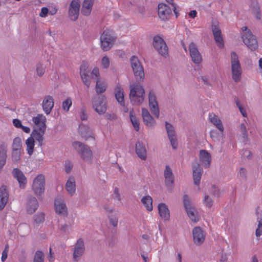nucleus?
Instances as JSON below:
<instances>
[{"label":"nucleus","instance_id":"obj_1","mask_svg":"<svg viewBox=\"0 0 262 262\" xmlns=\"http://www.w3.org/2000/svg\"><path fill=\"white\" fill-rule=\"evenodd\" d=\"M129 100L133 105H140L144 100L145 91L138 83H134L129 86Z\"/></svg>","mask_w":262,"mask_h":262},{"label":"nucleus","instance_id":"obj_2","mask_svg":"<svg viewBox=\"0 0 262 262\" xmlns=\"http://www.w3.org/2000/svg\"><path fill=\"white\" fill-rule=\"evenodd\" d=\"M117 39L115 32L110 29L103 31L100 37L101 48L103 51L110 50L114 45Z\"/></svg>","mask_w":262,"mask_h":262},{"label":"nucleus","instance_id":"obj_3","mask_svg":"<svg viewBox=\"0 0 262 262\" xmlns=\"http://www.w3.org/2000/svg\"><path fill=\"white\" fill-rule=\"evenodd\" d=\"M130 65L137 83L140 84L145 78L144 68L138 58L132 56L130 58Z\"/></svg>","mask_w":262,"mask_h":262},{"label":"nucleus","instance_id":"obj_4","mask_svg":"<svg viewBox=\"0 0 262 262\" xmlns=\"http://www.w3.org/2000/svg\"><path fill=\"white\" fill-rule=\"evenodd\" d=\"M231 65L232 77L235 82H238L241 79L242 69L238 56L234 52H232L231 53Z\"/></svg>","mask_w":262,"mask_h":262},{"label":"nucleus","instance_id":"obj_5","mask_svg":"<svg viewBox=\"0 0 262 262\" xmlns=\"http://www.w3.org/2000/svg\"><path fill=\"white\" fill-rule=\"evenodd\" d=\"M73 146L84 161L89 163L92 162V152L87 145L78 141H75L73 143Z\"/></svg>","mask_w":262,"mask_h":262},{"label":"nucleus","instance_id":"obj_6","mask_svg":"<svg viewBox=\"0 0 262 262\" xmlns=\"http://www.w3.org/2000/svg\"><path fill=\"white\" fill-rule=\"evenodd\" d=\"M93 108L99 115L105 113L107 110V100L105 95H96L92 97Z\"/></svg>","mask_w":262,"mask_h":262},{"label":"nucleus","instance_id":"obj_7","mask_svg":"<svg viewBox=\"0 0 262 262\" xmlns=\"http://www.w3.org/2000/svg\"><path fill=\"white\" fill-rule=\"evenodd\" d=\"M244 33L242 35V38L244 43L251 50H254L258 47L257 41L251 32L246 27L242 28Z\"/></svg>","mask_w":262,"mask_h":262},{"label":"nucleus","instance_id":"obj_8","mask_svg":"<svg viewBox=\"0 0 262 262\" xmlns=\"http://www.w3.org/2000/svg\"><path fill=\"white\" fill-rule=\"evenodd\" d=\"M183 204L190 219L192 222H198L199 219L198 216L197 212L195 209L191 206L189 198L187 194H185L183 196Z\"/></svg>","mask_w":262,"mask_h":262},{"label":"nucleus","instance_id":"obj_9","mask_svg":"<svg viewBox=\"0 0 262 262\" xmlns=\"http://www.w3.org/2000/svg\"><path fill=\"white\" fill-rule=\"evenodd\" d=\"M153 46L160 54L164 57H166L168 54V47L160 36L157 35L154 37Z\"/></svg>","mask_w":262,"mask_h":262},{"label":"nucleus","instance_id":"obj_10","mask_svg":"<svg viewBox=\"0 0 262 262\" xmlns=\"http://www.w3.org/2000/svg\"><path fill=\"white\" fill-rule=\"evenodd\" d=\"M85 250V248L83 240L81 238H79L73 249V259L74 261L77 262L79 261L84 254Z\"/></svg>","mask_w":262,"mask_h":262},{"label":"nucleus","instance_id":"obj_11","mask_svg":"<svg viewBox=\"0 0 262 262\" xmlns=\"http://www.w3.org/2000/svg\"><path fill=\"white\" fill-rule=\"evenodd\" d=\"M45 184V176L42 174L38 175L34 180L32 184V189L37 195H41L44 192Z\"/></svg>","mask_w":262,"mask_h":262},{"label":"nucleus","instance_id":"obj_12","mask_svg":"<svg viewBox=\"0 0 262 262\" xmlns=\"http://www.w3.org/2000/svg\"><path fill=\"white\" fill-rule=\"evenodd\" d=\"M80 6V1L79 0H73L70 3L68 14L71 20L75 21L77 19Z\"/></svg>","mask_w":262,"mask_h":262},{"label":"nucleus","instance_id":"obj_13","mask_svg":"<svg viewBox=\"0 0 262 262\" xmlns=\"http://www.w3.org/2000/svg\"><path fill=\"white\" fill-rule=\"evenodd\" d=\"M80 75L81 78L84 83L89 88L91 84L89 74L91 72L90 69L89 68V65L87 63L83 62L80 68Z\"/></svg>","mask_w":262,"mask_h":262},{"label":"nucleus","instance_id":"obj_14","mask_svg":"<svg viewBox=\"0 0 262 262\" xmlns=\"http://www.w3.org/2000/svg\"><path fill=\"white\" fill-rule=\"evenodd\" d=\"M165 127L171 145L173 149H176L178 147V142L174 128L172 124L167 122H165Z\"/></svg>","mask_w":262,"mask_h":262},{"label":"nucleus","instance_id":"obj_15","mask_svg":"<svg viewBox=\"0 0 262 262\" xmlns=\"http://www.w3.org/2000/svg\"><path fill=\"white\" fill-rule=\"evenodd\" d=\"M193 241L196 245L202 244L205 239V232L200 227H195L192 231Z\"/></svg>","mask_w":262,"mask_h":262},{"label":"nucleus","instance_id":"obj_16","mask_svg":"<svg viewBox=\"0 0 262 262\" xmlns=\"http://www.w3.org/2000/svg\"><path fill=\"white\" fill-rule=\"evenodd\" d=\"M32 121L34 123V130H46V118L42 114H37L36 116L33 117Z\"/></svg>","mask_w":262,"mask_h":262},{"label":"nucleus","instance_id":"obj_17","mask_svg":"<svg viewBox=\"0 0 262 262\" xmlns=\"http://www.w3.org/2000/svg\"><path fill=\"white\" fill-rule=\"evenodd\" d=\"M189 50L192 61L195 64L201 63L202 61V56L194 42H192L189 44Z\"/></svg>","mask_w":262,"mask_h":262},{"label":"nucleus","instance_id":"obj_18","mask_svg":"<svg viewBox=\"0 0 262 262\" xmlns=\"http://www.w3.org/2000/svg\"><path fill=\"white\" fill-rule=\"evenodd\" d=\"M171 14V9L168 6L163 3L158 5V15L161 19L167 20Z\"/></svg>","mask_w":262,"mask_h":262},{"label":"nucleus","instance_id":"obj_19","mask_svg":"<svg viewBox=\"0 0 262 262\" xmlns=\"http://www.w3.org/2000/svg\"><path fill=\"white\" fill-rule=\"evenodd\" d=\"M212 31L217 46L220 48H223L224 46V41L222 36L221 30L219 25L212 24Z\"/></svg>","mask_w":262,"mask_h":262},{"label":"nucleus","instance_id":"obj_20","mask_svg":"<svg viewBox=\"0 0 262 262\" xmlns=\"http://www.w3.org/2000/svg\"><path fill=\"white\" fill-rule=\"evenodd\" d=\"M12 173L13 177L17 180L20 188L24 189L27 183V178L23 172L18 168H15L13 169Z\"/></svg>","mask_w":262,"mask_h":262},{"label":"nucleus","instance_id":"obj_21","mask_svg":"<svg viewBox=\"0 0 262 262\" xmlns=\"http://www.w3.org/2000/svg\"><path fill=\"white\" fill-rule=\"evenodd\" d=\"M192 167L194 184L195 185H199L200 183L201 179L203 172V169L198 163H193L192 165Z\"/></svg>","mask_w":262,"mask_h":262},{"label":"nucleus","instance_id":"obj_22","mask_svg":"<svg viewBox=\"0 0 262 262\" xmlns=\"http://www.w3.org/2000/svg\"><path fill=\"white\" fill-rule=\"evenodd\" d=\"M199 159L202 165L206 168L210 165L211 156L206 150H201L199 154Z\"/></svg>","mask_w":262,"mask_h":262},{"label":"nucleus","instance_id":"obj_23","mask_svg":"<svg viewBox=\"0 0 262 262\" xmlns=\"http://www.w3.org/2000/svg\"><path fill=\"white\" fill-rule=\"evenodd\" d=\"M42 105L45 113L47 115H49L54 106V99L53 97L49 95L45 96L43 100Z\"/></svg>","mask_w":262,"mask_h":262},{"label":"nucleus","instance_id":"obj_24","mask_svg":"<svg viewBox=\"0 0 262 262\" xmlns=\"http://www.w3.org/2000/svg\"><path fill=\"white\" fill-rule=\"evenodd\" d=\"M9 193L6 186L3 185L0 188V210H3L8 202Z\"/></svg>","mask_w":262,"mask_h":262},{"label":"nucleus","instance_id":"obj_25","mask_svg":"<svg viewBox=\"0 0 262 262\" xmlns=\"http://www.w3.org/2000/svg\"><path fill=\"white\" fill-rule=\"evenodd\" d=\"M142 116L143 122L146 126L153 127L155 125L156 121L147 109L144 108L142 109Z\"/></svg>","mask_w":262,"mask_h":262},{"label":"nucleus","instance_id":"obj_26","mask_svg":"<svg viewBox=\"0 0 262 262\" xmlns=\"http://www.w3.org/2000/svg\"><path fill=\"white\" fill-rule=\"evenodd\" d=\"M164 176L165 178V183L167 187H171L174 183V176L172 172L171 168L166 165L164 172Z\"/></svg>","mask_w":262,"mask_h":262},{"label":"nucleus","instance_id":"obj_27","mask_svg":"<svg viewBox=\"0 0 262 262\" xmlns=\"http://www.w3.org/2000/svg\"><path fill=\"white\" fill-rule=\"evenodd\" d=\"M78 132L81 137L85 140H88L90 138H93L92 131L89 126L84 124H80L79 126Z\"/></svg>","mask_w":262,"mask_h":262},{"label":"nucleus","instance_id":"obj_28","mask_svg":"<svg viewBox=\"0 0 262 262\" xmlns=\"http://www.w3.org/2000/svg\"><path fill=\"white\" fill-rule=\"evenodd\" d=\"M38 207V203L36 199L32 196L28 197V201L27 206V211L28 213L32 214L35 212Z\"/></svg>","mask_w":262,"mask_h":262},{"label":"nucleus","instance_id":"obj_29","mask_svg":"<svg viewBox=\"0 0 262 262\" xmlns=\"http://www.w3.org/2000/svg\"><path fill=\"white\" fill-rule=\"evenodd\" d=\"M158 211L160 216L165 221H168L170 217V212L167 206L164 203L158 205Z\"/></svg>","mask_w":262,"mask_h":262},{"label":"nucleus","instance_id":"obj_30","mask_svg":"<svg viewBox=\"0 0 262 262\" xmlns=\"http://www.w3.org/2000/svg\"><path fill=\"white\" fill-rule=\"evenodd\" d=\"M94 0H84L81 8V13L85 16H89L92 11Z\"/></svg>","mask_w":262,"mask_h":262},{"label":"nucleus","instance_id":"obj_31","mask_svg":"<svg viewBox=\"0 0 262 262\" xmlns=\"http://www.w3.org/2000/svg\"><path fill=\"white\" fill-rule=\"evenodd\" d=\"M136 152L142 160H145L147 157L146 150L143 143L138 141L136 144Z\"/></svg>","mask_w":262,"mask_h":262},{"label":"nucleus","instance_id":"obj_32","mask_svg":"<svg viewBox=\"0 0 262 262\" xmlns=\"http://www.w3.org/2000/svg\"><path fill=\"white\" fill-rule=\"evenodd\" d=\"M55 208L56 212L58 214L63 216L68 215L67 208L63 202L56 200L55 202Z\"/></svg>","mask_w":262,"mask_h":262},{"label":"nucleus","instance_id":"obj_33","mask_svg":"<svg viewBox=\"0 0 262 262\" xmlns=\"http://www.w3.org/2000/svg\"><path fill=\"white\" fill-rule=\"evenodd\" d=\"M209 119L210 121L215 126L221 133H222L224 131V128L222 121L217 116L214 114H210L209 115Z\"/></svg>","mask_w":262,"mask_h":262},{"label":"nucleus","instance_id":"obj_34","mask_svg":"<svg viewBox=\"0 0 262 262\" xmlns=\"http://www.w3.org/2000/svg\"><path fill=\"white\" fill-rule=\"evenodd\" d=\"M45 130H34L31 134V137L34 138L38 142V145L41 146L43 144V137Z\"/></svg>","mask_w":262,"mask_h":262},{"label":"nucleus","instance_id":"obj_35","mask_svg":"<svg viewBox=\"0 0 262 262\" xmlns=\"http://www.w3.org/2000/svg\"><path fill=\"white\" fill-rule=\"evenodd\" d=\"M66 189L67 191L72 195L75 192L76 185L75 181L73 177H70L66 184Z\"/></svg>","mask_w":262,"mask_h":262},{"label":"nucleus","instance_id":"obj_36","mask_svg":"<svg viewBox=\"0 0 262 262\" xmlns=\"http://www.w3.org/2000/svg\"><path fill=\"white\" fill-rule=\"evenodd\" d=\"M250 8L252 12L257 20H260L261 17V13L258 2L256 0H252L250 5Z\"/></svg>","mask_w":262,"mask_h":262},{"label":"nucleus","instance_id":"obj_37","mask_svg":"<svg viewBox=\"0 0 262 262\" xmlns=\"http://www.w3.org/2000/svg\"><path fill=\"white\" fill-rule=\"evenodd\" d=\"M259 207L257 206L256 210V214L257 215V221L258 222L257 228L255 231V235L259 237L262 234V212L259 213L258 210Z\"/></svg>","mask_w":262,"mask_h":262},{"label":"nucleus","instance_id":"obj_38","mask_svg":"<svg viewBox=\"0 0 262 262\" xmlns=\"http://www.w3.org/2000/svg\"><path fill=\"white\" fill-rule=\"evenodd\" d=\"M141 203L146 208L147 210L148 211L152 210V199L150 195H146L143 197L141 199Z\"/></svg>","mask_w":262,"mask_h":262},{"label":"nucleus","instance_id":"obj_39","mask_svg":"<svg viewBox=\"0 0 262 262\" xmlns=\"http://www.w3.org/2000/svg\"><path fill=\"white\" fill-rule=\"evenodd\" d=\"M115 97L117 101L121 105H124V94L123 89L119 86H117L115 90Z\"/></svg>","mask_w":262,"mask_h":262},{"label":"nucleus","instance_id":"obj_40","mask_svg":"<svg viewBox=\"0 0 262 262\" xmlns=\"http://www.w3.org/2000/svg\"><path fill=\"white\" fill-rule=\"evenodd\" d=\"M106 84L104 82H101L99 78H97L96 84V92L98 95L104 93L106 89Z\"/></svg>","mask_w":262,"mask_h":262},{"label":"nucleus","instance_id":"obj_41","mask_svg":"<svg viewBox=\"0 0 262 262\" xmlns=\"http://www.w3.org/2000/svg\"><path fill=\"white\" fill-rule=\"evenodd\" d=\"M26 144L27 145V151L29 155L31 156L32 155L34 151V138L32 137L28 138L26 141Z\"/></svg>","mask_w":262,"mask_h":262},{"label":"nucleus","instance_id":"obj_42","mask_svg":"<svg viewBox=\"0 0 262 262\" xmlns=\"http://www.w3.org/2000/svg\"><path fill=\"white\" fill-rule=\"evenodd\" d=\"M129 117L136 131H138L140 129L139 120L134 115V112L133 109L129 112Z\"/></svg>","mask_w":262,"mask_h":262},{"label":"nucleus","instance_id":"obj_43","mask_svg":"<svg viewBox=\"0 0 262 262\" xmlns=\"http://www.w3.org/2000/svg\"><path fill=\"white\" fill-rule=\"evenodd\" d=\"M21 149V141L20 138L14 139L12 145V150H20Z\"/></svg>","mask_w":262,"mask_h":262},{"label":"nucleus","instance_id":"obj_44","mask_svg":"<svg viewBox=\"0 0 262 262\" xmlns=\"http://www.w3.org/2000/svg\"><path fill=\"white\" fill-rule=\"evenodd\" d=\"M33 220L34 224H40L45 221V214L43 212H40L35 214L33 216Z\"/></svg>","mask_w":262,"mask_h":262},{"label":"nucleus","instance_id":"obj_45","mask_svg":"<svg viewBox=\"0 0 262 262\" xmlns=\"http://www.w3.org/2000/svg\"><path fill=\"white\" fill-rule=\"evenodd\" d=\"M44 254L41 251H36L33 258V262H44Z\"/></svg>","mask_w":262,"mask_h":262},{"label":"nucleus","instance_id":"obj_46","mask_svg":"<svg viewBox=\"0 0 262 262\" xmlns=\"http://www.w3.org/2000/svg\"><path fill=\"white\" fill-rule=\"evenodd\" d=\"M46 66L42 63L39 62L36 66V71L37 75L41 77L45 72Z\"/></svg>","mask_w":262,"mask_h":262},{"label":"nucleus","instance_id":"obj_47","mask_svg":"<svg viewBox=\"0 0 262 262\" xmlns=\"http://www.w3.org/2000/svg\"><path fill=\"white\" fill-rule=\"evenodd\" d=\"M240 130L242 134V137L244 142L248 141V134L247 127L245 123H242L240 125Z\"/></svg>","mask_w":262,"mask_h":262},{"label":"nucleus","instance_id":"obj_48","mask_svg":"<svg viewBox=\"0 0 262 262\" xmlns=\"http://www.w3.org/2000/svg\"><path fill=\"white\" fill-rule=\"evenodd\" d=\"M20 150H12L11 158L13 162L17 163L20 159Z\"/></svg>","mask_w":262,"mask_h":262},{"label":"nucleus","instance_id":"obj_49","mask_svg":"<svg viewBox=\"0 0 262 262\" xmlns=\"http://www.w3.org/2000/svg\"><path fill=\"white\" fill-rule=\"evenodd\" d=\"M150 110L154 115L157 118L159 116V108L158 103L156 104L152 105L149 106Z\"/></svg>","mask_w":262,"mask_h":262},{"label":"nucleus","instance_id":"obj_50","mask_svg":"<svg viewBox=\"0 0 262 262\" xmlns=\"http://www.w3.org/2000/svg\"><path fill=\"white\" fill-rule=\"evenodd\" d=\"M211 193L215 197H220L222 193L219 188L214 185L211 186Z\"/></svg>","mask_w":262,"mask_h":262},{"label":"nucleus","instance_id":"obj_51","mask_svg":"<svg viewBox=\"0 0 262 262\" xmlns=\"http://www.w3.org/2000/svg\"><path fill=\"white\" fill-rule=\"evenodd\" d=\"M72 105V100L70 98H67L62 102L63 109L66 111L69 110L70 107Z\"/></svg>","mask_w":262,"mask_h":262},{"label":"nucleus","instance_id":"obj_52","mask_svg":"<svg viewBox=\"0 0 262 262\" xmlns=\"http://www.w3.org/2000/svg\"><path fill=\"white\" fill-rule=\"evenodd\" d=\"M212 199H211L210 197H209V196L207 195H206L205 196H204V205L208 207V208H211V207L212 206Z\"/></svg>","mask_w":262,"mask_h":262},{"label":"nucleus","instance_id":"obj_53","mask_svg":"<svg viewBox=\"0 0 262 262\" xmlns=\"http://www.w3.org/2000/svg\"><path fill=\"white\" fill-rule=\"evenodd\" d=\"M101 65L104 69H107L110 66V60L106 56H104L101 60Z\"/></svg>","mask_w":262,"mask_h":262},{"label":"nucleus","instance_id":"obj_54","mask_svg":"<svg viewBox=\"0 0 262 262\" xmlns=\"http://www.w3.org/2000/svg\"><path fill=\"white\" fill-rule=\"evenodd\" d=\"M149 102H157V98L154 91H150L148 94Z\"/></svg>","mask_w":262,"mask_h":262},{"label":"nucleus","instance_id":"obj_55","mask_svg":"<svg viewBox=\"0 0 262 262\" xmlns=\"http://www.w3.org/2000/svg\"><path fill=\"white\" fill-rule=\"evenodd\" d=\"M109 221L114 227H116L118 225V217L116 216H108Z\"/></svg>","mask_w":262,"mask_h":262},{"label":"nucleus","instance_id":"obj_56","mask_svg":"<svg viewBox=\"0 0 262 262\" xmlns=\"http://www.w3.org/2000/svg\"><path fill=\"white\" fill-rule=\"evenodd\" d=\"M86 108L84 107H83L81 110V112L80 114V118L81 120H85L87 119V114L86 113Z\"/></svg>","mask_w":262,"mask_h":262},{"label":"nucleus","instance_id":"obj_57","mask_svg":"<svg viewBox=\"0 0 262 262\" xmlns=\"http://www.w3.org/2000/svg\"><path fill=\"white\" fill-rule=\"evenodd\" d=\"M49 13V9L47 7H42L39 15L41 17H46Z\"/></svg>","mask_w":262,"mask_h":262},{"label":"nucleus","instance_id":"obj_58","mask_svg":"<svg viewBox=\"0 0 262 262\" xmlns=\"http://www.w3.org/2000/svg\"><path fill=\"white\" fill-rule=\"evenodd\" d=\"M73 167V165L69 161L66 162L65 164V171L68 173L70 172Z\"/></svg>","mask_w":262,"mask_h":262},{"label":"nucleus","instance_id":"obj_59","mask_svg":"<svg viewBox=\"0 0 262 262\" xmlns=\"http://www.w3.org/2000/svg\"><path fill=\"white\" fill-rule=\"evenodd\" d=\"M247 170L244 168H241L239 169V176L244 180H246L247 176Z\"/></svg>","mask_w":262,"mask_h":262},{"label":"nucleus","instance_id":"obj_60","mask_svg":"<svg viewBox=\"0 0 262 262\" xmlns=\"http://www.w3.org/2000/svg\"><path fill=\"white\" fill-rule=\"evenodd\" d=\"M13 123L14 126L16 128H20L22 125L20 120L18 119H13Z\"/></svg>","mask_w":262,"mask_h":262},{"label":"nucleus","instance_id":"obj_61","mask_svg":"<svg viewBox=\"0 0 262 262\" xmlns=\"http://www.w3.org/2000/svg\"><path fill=\"white\" fill-rule=\"evenodd\" d=\"M91 74L95 76L96 77H98L99 76V71L98 68L97 67L94 68L91 72Z\"/></svg>","mask_w":262,"mask_h":262},{"label":"nucleus","instance_id":"obj_62","mask_svg":"<svg viewBox=\"0 0 262 262\" xmlns=\"http://www.w3.org/2000/svg\"><path fill=\"white\" fill-rule=\"evenodd\" d=\"M114 194L115 195V198L118 200V201H120L121 199L120 195L119 193V189L118 188H115L114 191Z\"/></svg>","mask_w":262,"mask_h":262},{"label":"nucleus","instance_id":"obj_63","mask_svg":"<svg viewBox=\"0 0 262 262\" xmlns=\"http://www.w3.org/2000/svg\"><path fill=\"white\" fill-rule=\"evenodd\" d=\"M106 117L108 120H115L117 118L116 115H115L113 113V114L107 113L106 114Z\"/></svg>","mask_w":262,"mask_h":262},{"label":"nucleus","instance_id":"obj_64","mask_svg":"<svg viewBox=\"0 0 262 262\" xmlns=\"http://www.w3.org/2000/svg\"><path fill=\"white\" fill-rule=\"evenodd\" d=\"M68 226L66 224H64L61 226L60 228V230L61 232L64 233L68 230Z\"/></svg>","mask_w":262,"mask_h":262}]
</instances>
